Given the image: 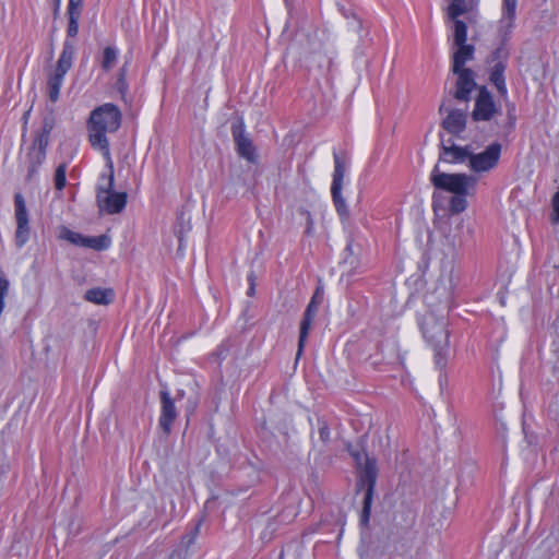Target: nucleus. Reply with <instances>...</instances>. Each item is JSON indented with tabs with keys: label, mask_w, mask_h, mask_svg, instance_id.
I'll return each mask as SVG.
<instances>
[{
	"label": "nucleus",
	"mask_w": 559,
	"mask_h": 559,
	"mask_svg": "<svg viewBox=\"0 0 559 559\" xmlns=\"http://www.w3.org/2000/svg\"><path fill=\"white\" fill-rule=\"evenodd\" d=\"M66 174H67V164L62 163L56 168V171H55L53 183H55L56 190L61 191L64 189V187L67 185Z\"/></svg>",
	"instance_id": "30"
},
{
	"label": "nucleus",
	"mask_w": 559,
	"mask_h": 559,
	"mask_svg": "<svg viewBox=\"0 0 559 559\" xmlns=\"http://www.w3.org/2000/svg\"><path fill=\"white\" fill-rule=\"evenodd\" d=\"M361 26H362V23H361V21H360V20H358V21H357V28H358V29H360V28H361Z\"/></svg>",
	"instance_id": "49"
},
{
	"label": "nucleus",
	"mask_w": 559,
	"mask_h": 559,
	"mask_svg": "<svg viewBox=\"0 0 559 559\" xmlns=\"http://www.w3.org/2000/svg\"><path fill=\"white\" fill-rule=\"evenodd\" d=\"M515 120H516V117L514 115V107H512V108L508 109V128H509V131H512L514 129Z\"/></svg>",
	"instance_id": "38"
},
{
	"label": "nucleus",
	"mask_w": 559,
	"mask_h": 559,
	"mask_svg": "<svg viewBox=\"0 0 559 559\" xmlns=\"http://www.w3.org/2000/svg\"><path fill=\"white\" fill-rule=\"evenodd\" d=\"M552 209L555 213L554 222L559 223V191L552 198Z\"/></svg>",
	"instance_id": "37"
},
{
	"label": "nucleus",
	"mask_w": 559,
	"mask_h": 559,
	"mask_svg": "<svg viewBox=\"0 0 559 559\" xmlns=\"http://www.w3.org/2000/svg\"><path fill=\"white\" fill-rule=\"evenodd\" d=\"M430 181L437 190L453 194L450 199L449 211L451 214H460L467 207L466 197L475 194L478 180L473 175L442 173L437 164L430 174Z\"/></svg>",
	"instance_id": "2"
},
{
	"label": "nucleus",
	"mask_w": 559,
	"mask_h": 559,
	"mask_svg": "<svg viewBox=\"0 0 559 559\" xmlns=\"http://www.w3.org/2000/svg\"><path fill=\"white\" fill-rule=\"evenodd\" d=\"M280 559H283V554H281Z\"/></svg>",
	"instance_id": "53"
},
{
	"label": "nucleus",
	"mask_w": 559,
	"mask_h": 559,
	"mask_svg": "<svg viewBox=\"0 0 559 559\" xmlns=\"http://www.w3.org/2000/svg\"><path fill=\"white\" fill-rule=\"evenodd\" d=\"M231 134L236 144L238 155L249 163H257L255 147L252 141L245 133V122L242 118H237L231 124Z\"/></svg>",
	"instance_id": "11"
},
{
	"label": "nucleus",
	"mask_w": 559,
	"mask_h": 559,
	"mask_svg": "<svg viewBox=\"0 0 559 559\" xmlns=\"http://www.w3.org/2000/svg\"><path fill=\"white\" fill-rule=\"evenodd\" d=\"M254 294H255V286H250V285H249V288H248V290H247V295H248L249 297H252V296H254Z\"/></svg>",
	"instance_id": "45"
},
{
	"label": "nucleus",
	"mask_w": 559,
	"mask_h": 559,
	"mask_svg": "<svg viewBox=\"0 0 559 559\" xmlns=\"http://www.w3.org/2000/svg\"><path fill=\"white\" fill-rule=\"evenodd\" d=\"M116 86H117V90L121 94L126 93L128 86H127V81H126V70H124V68L120 69V71H119L118 79H117V82H116Z\"/></svg>",
	"instance_id": "32"
},
{
	"label": "nucleus",
	"mask_w": 559,
	"mask_h": 559,
	"mask_svg": "<svg viewBox=\"0 0 559 559\" xmlns=\"http://www.w3.org/2000/svg\"><path fill=\"white\" fill-rule=\"evenodd\" d=\"M118 51L114 47H106L103 51L102 68L106 71L112 69L117 61Z\"/></svg>",
	"instance_id": "28"
},
{
	"label": "nucleus",
	"mask_w": 559,
	"mask_h": 559,
	"mask_svg": "<svg viewBox=\"0 0 559 559\" xmlns=\"http://www.w3.org/2000/svg\"><path fill=\"white\" fill-rule=\"evenodd\" d=\"M178 396H179V397H182V396H183V391H179V392H178Z\"/></svg>",
	"instance_id": "51"
},
{
	"label": "nucleus",
	"mask_w": 559,
	"mask_h": 559,
	"mask_svg": "<svg viewBox=\"0 0 559 559\" xmlns=\"http://www.w3.org/2000/svg\"><path fill=\"white\" fill-rule=\"evenodd\" d=\"M442 127L451 134L459 135L465 130L466 114L457 110H449L448 116L442 121Z\"/></svg>",
	"instance_id": "16"
},
{
	"label": "nucleus",
	"mask_w": 559,
	"mask_h": 559,
	"mask_svg": "<svg viewBox=\"0 0 559 559\" xmlns=\"http://www.w3.org/2000/svg\"><path fill=\"white\" fill-rule=\"evenodd\" d=\"M341 12L343 13V15L345 17H349V16L356 17L355 14L350 10H345L344 8H341Z\"/></svg>",
	"instance_id": "44"
},
{
	"label": "nucleus",
	"mask_w": 559,
	"mask_h": 559,
	"mask_svg": "<svg viewBox=\"0 0 559 559\" xmlns=\"http://www.w3.org/2000/svg\"><path fill=\"white\" fill-rule=\"evenodd\" d=\"M121 118L120 109L116 105L107 103L95 108L87 120L91 146L102 152L109 168H112V160L106 133L116 132L120 128Z\"/></svg>",
	"instance_id": "1"
},
{
	"label": "nucleus",
	"mask_w": 559,
	"mask_h": 559,
	"mask_svg": "<svg viewBox=\"0 0 559 559\" xmlns=\"http://www.w3.org/2000/svg\"><path fill=\"white\" fill-rule=\"evenodd\" d=\"M59 8H60V1L58 2V0H55V15L58 13Z\"/></svg>",
	"instance_id": "46"
},
{
	"label": "nucleus",
	"mask_w": 559,
	"mask_h": 559,
	"mask_svg": "<svg viewBox=\"0 0 559 559\" xmlns=\"http://www.w3.org/2000/svg\"><path fill=\"white\" fill-rule=\"evenodd\" d=\"M29 234V222L16 224L15 245L17 248H22L28 241Z\"/></svg>",
	"instance_id": "26"
},
{
	"label": "nucleus",
	"mask_w": 559,
	"mask_h": 559,
	"mask_svg": "<svg viewBox=\"0 0 559 559\" xmlns=\"http://www.w3.org/2000/svg\"><path fill=\"white\" fill-rule=\"evenodd\" d=\"M397 536L392 527H378L364 544L362 559H382L391 550H400Z\"/></svg>",
	"instance_id": "5"
},
{
	"label": "nucleus",
	"mask_w": 559,
	"mask_h": 559,
	"mask_svg": "<svg viewBox=\"0 0 559 559\" xmlns=\"http://www.w3.org/2000/svg\"><path fill=\"white\" fill-rule=\"evenodd\" d=\"M454 21V35L453 40L454 45H461L466 43L467 39V26L466 24L459 20L457 17Z\"/></svg>",
	"instance_id": "27"
},
{
	"label": "nucleus",
	"mask_w": 559,
	"mask_h": 559,
	"mask_svg": "<svg viewBox=\"0 0 559 559\" xmlns=\"http://www.w3.org/2000/svg\"><path fill=\"white\" fill-rule=\"evenodd\" d=\"M310 300H316V301H320L322 300V293L320 292V288H317L316 293L313 294V296L311 297Z\"/></svg>",
	"instance_id": "43"
},
{
	"label": "nucleus",
	"mask_w": 559,
	"mask_h": 559,
	"mask_svg": "<svg viewBox=\"0 0 559 559\" xmlns=\"http://www.w3.org/2000/svg\"><path fill=\"white\" fill-rule=\"evenodd\" d=\"M55 127V117L52 112L45 116L40 132L35 136L33 145L27 154L28 171L27 179H31L38 170L39 166L46 159V150L49 144L50 133Z\"/></svg>",
	"instance_id": "6"
},
{
	"label": "nucleus",
	"mask_w": 559,
	"mask_h": 559,
	"mask_svg": "<svg viewBox=\"0 0 559 559\" xmlns=\"http://www.w3.org/2000/svg\"><path fill=\"white\" fill-rule=\"evenodd\" d=\"M255 278H257V277H255L254 272H250V273L248 274L247 280H248V282H249V285H250V286H255Z\"/></svg>",
	"instance_id": "42"
},
{
	"label": "nucleus",
	"mask_w": 559,
	"mask_h": 559,
	"mask_svg": "<svg viewBox=\"0 0 559 559\" xmlns=\"http://www.w3.org/2000/svg\"><path fill=\"white\" fill-rule=\"evenodd\" d=\"M453 73L457 75L454 97L462 102L469 100L472 91L477 86L473 70L468 68H459V70L453 71Z\"/></svg>",
	"instance_id": "14"
},
{
	"label": "nucleus",
	"mask_w": 559,
	"mask_h": 559,
	"mask_svg": "<svg viewBox=\"0 0 559 559\" xmlns=\"http://www.w3.org/2000/svg\"><path fill=\"white\" fill-rule=\"evenodd\" d=\"M102 180H106V185H98L96 200L98 207L108 214L121 213L127 204V193L114 191V167L110 168L108 177L103 175Z\"/></svg>",
	"instance_id": "8"
},
{
	"label": "nucleus",
	"mask_w": 559,
	"mask_h": 559,
	"mask_svg": "<svg viewBox=\"0 0 559 559\" xmlns=\"http://www.w3.org/2000/svg\"><path fill=\"white\" fill-rule=\"evenodd\" d=\"M319 307H320V301L310 300V302L308 304V306L304 312V316L314 319L318 313Z\"/></svg>",
	"instance_id": "33"
},
{
	"label": "nucleus",
	"mask_w": 559,
	"mask_h": 559,
	"mask_svg": "<svg viewBox=\"0 0 559 559\" xmlns=\"http://www.w3.org/2000/svg\"><path fill=\"white\" fill-rule=\"evenodd\" d=\"M334 173L331 186V194L336 212L341 216L342 222L349 218V211L345 199L342 195L343 180L346 173L345 160L336 153H333Z\"/></svg>",
	"instance_id": "9"
},
{
	"label": "nucleus",
	"mask_w": 559,
	"mask_h": 559,
	"mask_svg": "<svg viewBox=\"0 0 559 559\" xmlns=\"http://www.w3.org/2000/svg\"><path fill=\"white\" fill-rule=\"evenodd\" d=\"M319 435L322 441L326 442L330 439V429L326 425L319 428Z\"/></svg>",
	"instance_id": "39"
},
{
	"label": "nucleus",
	"mask_w": 559,
	"mask_h": 559,
	"mask_svg": "<svg viewBox=\"0 0 559 559\" xmlns=\"http://www.w3.org/2000/svg\"><path fill=\"white\" fill-rule=\"evenodd\" d=\"M115 294L111 288L95 287L85 292L84 299L96 305H109Z\"/></svg>",
	"instance_id": "18"
},
{
	"label": "nucleus",
	"mask_w": 559,
	"mask_h": 559,
	"mask_svg": "<svg viewBox=\"0 0 559 559\" xmlns=\"http://www.w3.org/2000/svg\"><path fill=\"white\" fill-rule=\"evenodd\" d=\"M359 464L357 490H364L362 510L360 513V525L366 527L370 521L371 506L378 477L377 461L374 457L365 455L364 464L360 463V454H353Z\"/></svg>",
	"instance_id": "4"
},
{
	"label": "nucleus",
	"mask_w": 559,
	"mask_h": 559,
	"mask_svg": "<svg viewBox=\"0 0 559 559\" xmlns=\"http://www.w3.org/2000/svg\"><path fill=\"white\" fill-rule=\"evenodd\" d=\"M447 328V318L443 314L438 317L433 312L426 314L421 324L424 337L435 352V362L439 369H443L448 361L450 342Z\"/></svg>",
	"instance_id": "3"
},
{
	"label": "nucleus",
	"mask_w": 559,
	"mask_h": 559,
	"mask_svg": "<svg viewBox=\"0 0 559 559\" xmlns=\"http://www.w3.org/2000/svg\"><path fill=\"white\" fill-rule=\"evenodd\" d=\"M60 238L75 246L82 247V242H84L85 236L80 233L72 231L67 227H62L60 230Z\"/></svg>",
	"instance_id": "29"
},
{
	"label": "nucleus",
	"mask_w": 559,
	"mask_h": 559,
	"mask_svg": "<svg viewBox=\"0 0 559 559\" xmlns=\"http://www.w3.org/2000/svg\"><path fill=\"white\" fill-rule=\"evenodd\" d=\"M518 0H502V16L500 19V31L510 32L513 28Z\"/></svg>",
	"instance_id": "19"
},
{
	"label": "nucleus",
	"mask_w": 559,
	"mask_h": 559,
	"mask_svg": "<svg viewBox=\"0 0 559 559\" xmlns=\"http://www.w3.org/2000/svg\"><path fill=\"white\" fill-rule=\"evenodd\" d=\"M456 46L457 50L453 55L452 71H456L459 68H464L465 62L473 59L475 51L474 46L467 45L466 43Z\"/></svg>",
	"instance_id": "20"
},
{
	"label": "nucleus",
	"mask_w": 559,
	"mask_h": 559,
	"mask_svg": "<svg viewBox=\"0 0 559 559\" xmlns=\"http://www.w3.org/2000/svg\"><path fill=\"white\" fill-rule=\"evenodd\" d=\"M306 214H307V221H308L306 233L310 234L311 228H312V219H311V215L309 212L306 211Z\"/></svg>",
	"instance_id": "41"
},
{
	"label": "nucleus",
	"mask_w": 559,
	"mask_h": 559,
	"mask_svg": "<svg viewBox=\"0 0 559 559\" xmlns=\"http://www.w3.org/2000/svg\"><path fill=\"white\" fill-rule=\"evenodd\" d=\"M83 0H69L67 8L68 16V37H75L79 33V21L82 14Z\"/></svg>",
	"instance_id": "17"
},
{
	"label": "nucleus",
	"mask_w": 559,
	"mask_h": 559,
	"mask_svg": "<svg viewBox=\"0 0 559 559\" xmlns=\"http://www.w3.org/2000/svg\"><path fill=\"white\" fill-rule=\"evenodd\" d=\"M110 246V238L107 235H100V236H85L84 242H82V247L84 248H91L96 251H103L109 248Z\"/></svg>",
	"instance_id": "22"
},
{
	"label": "nucleus",
	"mask_w": 559,
	"mask_h": 559,
	"mask_svg": "<svg viewBox=\"0 0 559 559\" xmlns=\"http://www.w3.org/2000/svg\"><path fill=\"white\" fill-rule=\"evenodd\" d=\"M502 32V39L499 47H497L488 57L487 62L492 63L489 73V81L496 86L499 95L506 97L508 94L504 71L507 69V62L510 56L509 49L506 46L509 39L510 32Z\"/></svg>",
	"instance_id": "7"
},
{
	"label": "nucleus",
	"mask_w": 559,
	"mask_h": 559,
	"mask_svg": "<svg viewBox=\"0 0 559 559\" xmlns=\"http://www.w3.org/2000/svg\"><path fill=\"white\" fill-rule=\"evenodd\" d=\"M14 211L16 224L28 222V213L25 200L21 193H15L14 195Z\"/></svg>",
	"instance_id": "25"
},
{
	"label": "nucleus",
	"mask_w": 559,
	"mask_h": 559,
	"mask_svg": "<svg viewBox=\"0 0 559 559\" xmlns=\"http://www.w3.org/2000/svg\"><path fill=\"white\" fill-rule=\"evenodd\" d=\"M443 110H445V105H444V103H442V104H441V106H440V111H443Z\"/></svg>",
	"instance_id": "50"
},
{
	"label": "nucleus",
	"mask_w": 559,
	"mask_h": 559,
	"mask_svg": "<svg viewBox=\"0 0 559 559\" xmlns=\"http://www.w3.org/2000/svg\"><path fill=\"white\" fill-rule=\"evenodd\" d=\"M200 526H201V521L195 525V527L193 528L192 533H191V536L189 538V542H188V545L192 544L194 542V538L197 537V535L199 534V531H200Z\"/></svg>",
	"instance_id": "40"
},
{
	"label": "nucleus",
	"mask_w": 559,
	"mask_h": 559,
	"mask_svg": "<svg viewBox=\"0 0 559 559\" xmlns=\"http://www.w3.org/2000/svg\"><path fill=\"white\" fill-rule=\"evenodd\" d=\"M177 235H178L179 242L181 243L182 242V231L181 230L177 231Z\"/></svg>",
	"instance_id": "47"
},
{
	"label": "nucleus",
	"mask_w": 559,
	"mask_h": 559,
	"mask_svg": "<svg viewBox=\"0 0 559 559\" xmlns=\"http://www.w3.org/2000/svg\"><path fill=\"white\" fill-rule=\"evenodd\" d=\"M441 154L439 156V160L456 164L464 163L465 160L469 162L472 147L467 146H459L455 145L452 140L448 141L445 144L443 141L441 142Z\"/></svg>",
	"instance_id": "15"
},
{
	"label": "nucleus",
	"mask_w": 559,
	"mask_h": 559,
	"mask_svg": "<svg viewBox=\"0 0 559 559\" xmlns=\"http://www.w3.org/2000/svg\"><path fill=\"white\" fill-rule=\"evenodd\" d=\"M73 56H74V46L71 41L66 40L63 43V49H62L59 60H63V61L70 62L72 64Z\"/></svg>",
	"instance_id": "31"
},
{
	"label": "nucleus",
	"mask_w": 559,
	"mask_h": 559,
	"mask_svg": "<svg viewBox=\"0 0 559 559\" xmlns=\"http://www.w3.org/2000/svg\"><path fill=\"white\" fill-rule=\"evenodd\" d=\"M477 0H451L448 7V15L451 20H455L462 14L467 13L476 4Z\"/></svg>",
	"instance_id": "21"
},
{
	"label": "nucleus",
	"mask_w": 559,
	"mask_h": 559,
	"mask_svg": "<svg viewBox=\"0 0 559 559\" xmlns=\"http://www.w3.org/2000/svg\"><path fill=\"white\" fill-rule=\"evenodd\" d=\"M499 112L500 109L496 105L491 93L486 86H480L478 88V95L475 99V106L472 112L473 120L489 121Z\"/></svg>",
	"instance_id": "12"
},
{
	"label": "nucleus",
	"mask_w": 559,
	"mask_h": 559,
	"mask_svg": "<svg viewBox=\"0 0 559 559\" xmlns=\"http://www.w3.org/2000/svg\"><path fill=\"white\" fill-rule=\"evenodd\" d=\"M72 64L70 62L58 60L56 70L53 74H59L60 76L66 75V73L71 69Z\"/></svg>",
	"instance_id": "34"
},
{
	"label": "nucleus",
	"mask_w": 559,
	"mask_h": 559,
	"mask_svg": "<svg viewBox=\"0 0 559 559\" xmlns=\"http://www.w3.org/2000/svg\"><path fill=\"white\" fill-rule=\"evenodd\" d=\"M523 432H524V436H525V440L527 441V443L530 445H535L537 443V436L533 432H530L527 430V427H526V424L523 423Z\"/></svg>",
	"instance_id": "36"
},
{
	"label": "nucleus",
	"mask_w": 559,
	"mask_h": 559,
	"mask_svg": "<svg viewBox=\"0 0 559 559\" xmlns=\"http://www.w3.org/2000/svg\"><path fill=\"white\" fill-rule=\"evenodd\" d=\"M63 82V76L59 74H51L47 82L48 97L52 103H56L59 98L60 87Z\"/></svg>",
	"instance_id": "24"
},
{
	"label": "nucleus",
	"mask_w": 559,
	"mask_h": 559,
	"mask_svg": "<svg viewBox=\"0 0 559 559\" xmlns=\"http://www.w3.org/2000/svg\"><path fill=\"white\" fill-rule=\"evenodd\" d=\"M550 350L555 356L554 362H559V334H555L552 336L551 343H550Z\"/></svg>",
	"instance_id": "35"
},
{
	"label": "nucleus",
	"mask_w": 559,
	"mask_h": 559,
	"mask_svg": "<svg viewBox=\"0 0 559 559\" xmlns=\"http://www.w3.org/2000/svg\"><path fill=\"white\" fill-rule=\"evenodd\" d=\"M501 148L502 146L500 143L493 142L480 153L474 154L471 152L468 163L469 168L475 173H485L491 170L498 165Z\"/></svg>",
	"instance_id": "10"
},
{
	"label": "nucleus",
	"mask_w": 559,
	"mask_h": 559,
	"mask_svg": "<svg viewBox=\"0 0 559 559\" xmlns=\"http://www.w3.org/2000/svg\"><path fill=\"white\" fill-rule=\"evenodd\" d=\"M159 399L162 404L160 416L158 420L159 427L166 435H169L171 431V426L178 415L175 406V400L170 396L167 390H162L159 392Z\"/></svg>",
	"instance_id": "13"
},
{
	"label": "nucleus",
	"mask_w": 559,
	"mask_h": 559,
	"mask_svg": "<svg viewBox=\"0 0 559 559\" xmlns=\"http://www.w3.org/2000/svg\"><path fill=\"white\" fill-rule=\"evenodd\" d=\"M28 115H29V111H26L24 115V118H27Z\"/></svg>",
	"instance_id": "52"
},
{
	"label": "nucleus",
	"mask_w": 559,
	"mask_h": 559,
	"mask_svg": "<svg viewBox=\"0 0 559 559\" xmlns=\"http://www.w3.org/2000/svg\"><path fill=\"white\" fill-rule=\"evenodd\" d=\"M313 319L310 317L302 316L301 322H300V330H299V338H298V349L296 354V359H298L304 350L307 337L309 335V331L311 329Z\"/></svg>",
	"instance_id": "23"
},
{
	"label": "nucleus",
	"mask_w": 559,
	"mask_h": 559,
	"mask_svg": "<svg viewBox=\"0 0 559 559\" xmlns=\"http://www.w3.org/2000/svg\"><path fill=\"white\" fill-rule=\"evenodd\" d=\"M436 200H437V192H433V195H432L433 207L436 206Z\"/></svg>",
	"instance_id": "48"
}]
</instances>
